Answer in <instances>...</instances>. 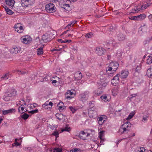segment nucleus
<instances>
[{
    "label": "nucleus",
    "instance_id": "nucleus-1",
    "mask_svg": "<svg viewBox=\"0 0 152 152\" xmlns=\"http://www.w3.org/2000/svg\"><path fill=\"white\" fill-rule=\"evenodd\" d=\"M131 124L130 122L126 123L120 127L119 131L121 134L128 133L130 130Z\"/></svg>",
    "mask_w": 152,
    "mask_h": 152
},
{
    "label": "nucleus",
    "instance_id": "nucleus-2",
    "mask_svg": "<svg viewBox=\"0 0 152 152\" xmlns=\"http://www.w3.org/2000/svg\"><path fill=\"white\" fill-rule=\"evenodd\" d=\"M56 8L54 5L52 3L47 4L45 6V10L49 13H53L56 11Z\"/></svg>",
    "mask_w": 152,
    "mask_h": 152
},
{
    "label": "nucleus",
    "instance_id": "nucleus-3",
    "mask_svg": "<svg viewBox=\"0 0 152 152\" xmlns=\"http://www.w3.org/2000/svg\"><path fill=\"white\" fill-rule=\"evenodd\" d=\"M148 6L147 3H145L142 5H139L137 7H135L132 9V12L133 13L138 12L140 10H143L145 9Z\"/></svg>",
    "mask_w": 152,
    "mask_h": 152
},
{
    "label": "nucleus",
    "instance_id": "nucleus-4",
    "mask_svg": "<svg viewBox=\"0 0 152 152\" xmlns=\"http://www.w3.org/2000/svg\"><path fill=\"white\" fill-rule=\"evenodd\" d=\"M13 28L15 31L19 33H23L24 29V27L20 23H17L15 24Z\"/></svg>",
    "mask_w": 152,
    "mask_h": 152
},
{
    "label": "nucleus",
    "instance_id": "nucleus-5",
    "mask_svg": "<svg viewBox=\"0 0 152 152\" xmlns=\"http://www.w3.org/2000/svg\"><path fill=\"white\" fill-rule=\"evenodd\" d=\"M108 82L107 79H103L101 77H100V80L98 83L99 87L102 89L104 88L107 85Z\"/></svg>",
    "mask_w": 152,
    "mask_h": 152
},
{
    "label": "nucleus",
    "instance_id": "nucleus-6",
    "mask_svg": "<svg viewBox=\"0 0 152 152\" xmlns=\"http://www.w3.org/2000/svg\"><path fill=\"white\" fill-rule=\"evenodd\" d=\"M88 94V92L86 91L80 94L79 96L80 100L83 102H85L88 99L89 96Z\"/></svg>",
    "mask_w": 152,
    "mask_h": 152
},
{
    "label": "nucleus",
    "instance_id": "nucleus-7",
    "mask_svg": "<svg viewBox=\"0 0 152 152\" xmlns=\"http://www.w3.org/2000/svg\"><path fill=\"white\" fill-rule=\"evenodd\" d=\"M34 2V0H21V3L22 6L27 7L33 4Z\"/></svg>",
    "mask_w": 152,
    "mask_h": 152
},
{
    "label": "nucleus",
    "instance_id": "nucleus-8",
    "mask_svg": "<svg viewBox=\"0 0 152 152\" xmlns=\"http://www.w3.org/2000/svg\"><path fill=\"white\" fill-rule=\"evenodd\" d=\"M20 39L22 42L25 44L29 43L31 41V38L28 36H23Z\"/></svg>",
    "mask_w": 152,
    "mask_h": 152
},
{
    "label": "nucleus",
    "instance_id": "nucleus-9",
    "mask_svg": "<svg viewBox=\"0 0 152 152\" xmlns=\"http://www.w3.org/2000/svg\"><path fill=\"white\" fill-rule=\"evenodd\" d=\"M88 114L90 118H95L98 116L96 111L95 110H92L91 108H89L88 110Z\"/></svg>",
    "mask_w": 152,
    "mask_h": 152
},
{
    "label": "nucleus",
    "instance_id": "nucleus-10",
    "mask_svg": "<svg viewBox=\"0 0 152 152\" xmlns=\"http://www.w3.org/2000/svg\"><path fill=\"white\" fill-rule=\"evenodd\" d=\"M74 91L72 90L67 91L65 94V97L66 99H71L73 97V96H72L73 95H74V96L75 95L73 91Z\"/></svg>",
    "mask_w": 152,
    "mask_h": 152
},
{
    "label": "nucleus",
    "instance_id": "nucleus-11",
    "mask_svg": "<svg viewBox=\"0 0 152 152\" xmlns=\"http://www.w3.org/2000/svg\"><path fill=\"white\" fill-rule=\"evenodd\" d=\"M96 51L98 55L101 56L104 54L105 50L104 48L97 47L96 48Z\"/></svg>",
    "mask_w": 152,
    "mask_h": 152
},
{
    "label": "nucleus",
    "instance_id": "nucleus-12",
    "mask_svg": "<svg viewBox=\"0 0 152 152\" xmlns=\"http://www.w3.org/2000/svg\"><path fill=\"white\" fill-rule=\"evenodd\" d=\"M2 114L4 115L10 114L15 112V110L14 108H12L7 110H1Z\"/></svg>",
    "mask_w": 152,
    "mask_h": 152
},
{
    "label": "nucleus",
    "instance_id": "nucleus-13",
    "mask_svg": "<svg viewBox=\"0 0 152 152\" xmlns=\"http://www.w3.org/2000/svg\"><path fill=\"white\" fill-rule=\"evenodd\" d=\"M90 135V134L87 132H85L83 131H82L79 134V137L82 139L85 140L87 137Z\"/></svg>",
    "mask_w": 152,
    "mask_h": 152
},
{
    "label": "nucleus",
    "instance_id": "nucleus-14",
    "mask_svg": "<svg viewBox=\"0 0 152 152\" xmlns=\"http://www.w3.org/2000/svg\"><path fill=\"white\" fill-rule=\"evenodd\" d=\"M119 74H117L112 79L111 83L113 85L115 86L117 84L119 83Z\"/></svg>",
    "mask_w": 152,
    "mask_h": 152
},
{
    "label": "nucleus",
    "instance_id": "nucleus-15",
    "mask_svg": "<svg viewBox=\"0 0 152 152\" xmlns=\"http://www.w3.org/2000/svg\"><path fill=\"white\" fill-rule=\"evenodd\" d=\"M53 104V103L51 102H47L42 105V107L44 109L49 110L50 109Z\"/></svg>",
    "mask_w": 152,
    "mask_h": 152
},
{
    "label": "nucleus",
    "instance_id": "nucleus-16",
    "mask_svg": "<svg viewBox=\"0 0 152 152\" xmlns=\"http://www.w3.org/2000/svg\"><path fill=\"white\" fill-rule=\"evenodd\" d=\"M51 38L49 34L47 33L44 34L42 36V39L44 42H47L50 41Z\"/></svg>",
    "mask_w": 152,
    "mask_h": 152
},
{
    "label": "nucleus",
    "instance_id": "nucleus-17",
    "mask_svg": "<svg viewBox=\"0 0 152 152\" xmlns=\"http://www.w3.org/2000/svg\"><path fill=\"white\" fill-rule=\"evenodd\" d=\"M20 48L16 46H13L10 50V53L16 54L20 51Z\"/></svg>",
    "mask_w": 152,
    "mask_h": 152
},
{
    "label": "nucleus",
    "instance_id": "nucleus-18",
    "mask_svg": "<svg viewBox=\"0 0 152 152\" xmlns=\"http://www.w3.org/2000/svg\"><path fill=\"white\" fill-rule=\"evenodd\" d=\"M119 64L118 62L115 61L112 62L110 63V66L113 69V71H115L118 67Z\"/></svg>",
    "mask_w": 152,
    "mask_h": 152
},
{
    "label": "nucleus",
    "instance_id": "nucleus-19",
    "mask_svg": "<svg viewBox=\"0 0 152 152\" xmlns=\"http://www.w3.org/2000/svg\"><path fill=\"white\" fill-rule=\"evenodd\" d=\"M129 74V72L127 71L122 70L121 74L119 75L121 78H126Z\"/></svg>",
    "mask_w": 152,
    "mask_h": 152
},
{
    "label": "nucleus",
    "instance_id": "nucleus-20",
    "mask_svg": "<svg viewBox=\"0 0 152 152\" xmlns=\"http://www.w3.org/2000/svg\"><path fill=\"white\" fill-rule=\"evenodd\" d=\"M125 37V35L121 33H119L117 34V39L120 41L124 40Z\"/></svg>",
    "mask_w": 152,
    "mask_h": 152
},
{
    "label": "nucleus",
    "instance_id": "nucleus-21",
    "mask_svg": "<svg viewBox=\"0 0 152 152\" xmlns=\"http://www.w3.org/2000/svg\"><path fill=\"white\" fill-rule=\"evenodd\" d=\"M105 116L103 117L101 116L98 118L97 120L98 121V123L100 125H102L106 121V118H105Z\"/></svg>",
    "mask_w": 152,
    "mask_h": 152
},
{
    "label": "nucleus",
    "instance_id": "nucleus-22",
    "mask_svg": "<svg viewBox=\"0 0 152 152\" xmlns=\"http://www.w3.org/2000/svg\"><path fill=\"white\" fill-rule=\"evenodd\" d=\"M5 1L7 5L11 7H13L15 3L14 0H5Z\"/></svg>",
    "mask_w": 152,
    "mask_h": 152
},
{
    "label": "nucleus",
    "instance_id": "nucleus-23",
    "mask_svg": "<svg viewBox=\"0 0 152 152\" xmlns=\"http://www.w3.org/2000/svg\"><path fill=\"white\" fill-rule=\"evenodd\" d=\"M119 88L118 87H115L112 90V95L114 96H116L118 93Z\"/></svg>",
    "mask_w": 152,
    "mask_h": 152
},
{
    "label": "nucleus",
    "instance_id": "nucleus-24",
    "mask_svg": "<svg viewBox=\"0 0 152 152\" xmlns=\"http://www.w3.org/2000/svg\"><path fill=\"white\" fill-rule=\"evenodd\" d=\"M137 17L135 18H137V20L142 21L144 19L146 18V15L145 14H143L136 16Z\"/></svg>",
    "mask_w": 152,
    "mask_h": 152
},
{
    "label": "nucleus",
    "instance_id": "nucleus-25",
    "mask_svg": "<svg viewBox=\"0 0 152 152\" xmlns=\"http://www.w3.org/2000/svg\"><path fill=\"white\" fill-rule=\"evenodd\" d=\"M104 136V131H101L99 134V137L100 140V142H102L104 141V139L103 138V137Z\"/></svg>",
    "mask_w": 152,
    "mask_h": 152
},
{
    "label": "nucleus",
    "instance_id": "nucleus-26",
    "mask_svg": "<svg viewBox=\"0 0 152 152\" xmlns=\"http://www.w3.org/2000/svg\"><path fill=\"white\" fill-rule=\"evenodd\" d=\"M61 7L66 11H69L70 10L69 5V4H64L61 6Z\"/></svg>",
    "mask_w": 152,
    "mask_h": 152
},
{
    "label": "nucleus",
    "instance_id": "nucleus-27",
    "mask_svg": "<svg viewBox=\"0 0 152 152\" xmlns=\"http://www.w3.org/2000/svg\"><path fill=\"white\" fill-rule=\"evenodd\" d=\"M146 75L149 77L152 76V68L150 67L147 70Z\"/></svg>",
    "mask_w": 152,
    "mask_h": 152
},
{
    "label": "nucleus",
    "instance_id": "nucleus-28",
    "mask_svg": "<svg viewBox=\"0 0 152 152\" xmlns=\"http://www.w3.org/2000/svg\"><path fill=\"white\" fill-rule=\"evenodd\" d=\"M43 47H40L38 48L37 50V54L38 55H41L43 53Z\"/></svg>",
    "mask_w": 152,
    "mask_h": 152
},
{
    "label": "nucleus",
    "instance_id": "nucleus-29",
    "mask_svg": "<svg viewBox=\"0 0 152 152\" xmlns=\"http://www.w3.org/2000/svg\"><path fill=\"white\" fill-rule=\"evenodd\" d=\"M70 129H71L70 127H68V125H67L66 126L65 128L61 130L60 132L62 133L65 131L69 132L70 131Z\"/></svg>",
    "mask_w": 152,
    "mask_h": 152
},
{
    "label": "nucleus",
    "instance_id": "nucleus-30",
    "mask_svg": "<svg viewBox=\"0 0 152 152\" xmlns=\"http://www.w3.org/2000/svg\"><path fill=\"white\" fill-rule=\"evenodd\" d=\"M16 94V92L14 90H12L9 93V94H7V95L9 97H11L13 96H15Z\"/></svg>",
    "mask_w": 152,
    "mask_h": 152
},
{
    "label": "nucleus",
    "instance_id": "nucleus-31",
    "mask_svg": "<svg viewBox=\"0 0 152 152\" xmlns=\"http://www.w3.org/2000/svg\"><path fill=\"white\" fill-rule=\"evenodd\" d=\"M99 88L97 90L95 91L94 92L96 95L97 96H99L101 94L102 91L101 89Z\"/></svg>",
    "mask_w": 152,
    "mask_h": 152
},
{
    "label": "nucleus",
    "instance_id": "nucleus-32",
    "mask_svg": "<svg viewBox=\"0 0 152 152\" xmlns=\"http://www.w3.org/2000/svg\"><path fill=\"white\" fill-rule=\"evenodd\" d=\"M5 10L7 12V13L9 15H12L14 13L11 10H10L8 8L6 7L5 8Z\"/></svg>",
    "mask_w": 152,
    "mask_h": 152
},
{
    "label": "nucleus",
    "instance_id": "nucleus-33",
    "mask_svg": "<svg viewBox=\"0 0 152 152\" xmlns=\"http://www.w3.org/2000/svg\"><path fill=\"white\" fill-rule=\"evenodd\" d=\"M93 36V34L92 32H90L86 34L85 35V37L86 38H90L92 37Z\"/></svg>",
    "mask_w": 152,
    "mask_h": 152
},
{
    "label": "nucleus",
    "instance_id": "nucleus-34",
    "mask_svg": "<svg viewBox=\"0 0 152 152\" xmlns=\"http://www.w3.org/2000/svg\"><path fill=\"white\" fill-rule=\"evenodd\" d=\"M17 72H18V74L19 75L21 74L22 75H23L26 74H27L28 73V72L27 71H21L18 70H17Z\"/></svg>",
    "mask_w": 152,
    "mask_h": 152
},
{
    "label": "nucleus",
    "instance_id": "nucleus-35",
    "mask_svg": "<svg viewBox=\"0 0 152 152\" xmlns=\"http://www.w3.org/2000/svg\"><path fill=\"white\" fill-rule=\"evenodd\" d=\"M148 57V58L147 60V63L148 64H150L152 63V56H149Z\"/></svg>",
    "mask_w": 152,
    "mask_h": 152
},
{
    "label": "nucleus",
    "instance_id": "nucleus-36",
    "mask_svg": "<svg viewBox=\"0 0 152 152\" xmlns=\"http://www.w3.org/2000/svg\"><path fill=\"white\" fill-rule=\"evenodd\" d=\"M19 104L21 106L24 107L26 105V102L24 99H22L20 101Z\"/></svg>",
    "mask_w": 152,
    "mask_h": 152
},
{
    "label": "nucleus",
    "instance_id": "nucleus-37",
    "mask_svg": "<svg viewBox=\"0 0 152 152\" xmlns=\"http://www.w3.org/2000/svg\"><path fill=\"white\" fill-rule=\"evenodd\" d=\"M79 75V76L77 77V79L80 80L82 78V75L81 73L80 72H77L75 74L76 76H77V75Z\"/></svg>",
    "mask_w": 152,
    "mask_h": 152
},
{
    "label": "nucleus",
    "instance_id": "nucleus-38",
    "mask_svg": "<svg viewBox=\"0 0 152 152\" xmlns=\"http://www.w3.org/2000/svg\"><path fill=\"white\" fill-rule=\"evenodd\" d=\"M29 117V115L26 113H24L21 116V117L23 118L24 120H26Z\"/></svg>",
    "mask_w": 152,
    "mask_h": 152
},
{
    "label": "nucleus",
    "instance_id": "nucleus-39",
    "mask_svg": "<svg viewBox=\"0 0 152 152\" xmlns=\"http://www.w3.org/2000/svg\"><path fill=\"white\" fill-rule=\"evenodd\" d=\"M148 116L146 115L144 116L143 117V118L142 121V122H145L148 120Z\"/></svg>",
    "mask_w": 152,
    "mask_h": 152
},
{
    "label": "nucleus",
    "instance_id": "nucleus-40",
    "mask_svg": "<svg viewBox=\"0 0 152 152\" xmlns=\"http://www.w3.org/2000/svg\"><path fill=\"white\" fill-rule=\"evenodd\" d=\"M59 134V133L57 131H55L52 133V135L55 136L56 138L58 137Z\"/></svg>",
    "mask_w": 152,
    "mask_h": 152
},
{
    "label": "nucleus",
    "instance_id": "nucleus-41",
    "mask_svg": "<svg viewBox=\"0 0 152 152\" xmlns=\"http://www.w3.org/2000/svg\"><path fill=\"white\" fill-rule=\"evenodd\" d=\"M62 150L59 148H55L53 150V152H61Z\"/></svg>",
    "mask_w": 152,
    "mask_h": 152
},
{
    "label": "nucleus",
    "instance_id": "nucleus-42",
    "mask_svg": "<svg viewBox=\"0 0 152 152\" xmlns=\"http://www.w3.org/2000/svg\"><path fill=\"white\" fill-rule=\"evenodd\" d=\"M69 108L70 110L73 113H74L76 111V110L74 107L72 106L70 107Z\"/></svg>",
    "mask_w": 152,
    "mask_h": 152
},
{
    "label": "nucleus",
    "instance_id": "nucleus-43",
    "mask_svg": "<svg viewBox=\"0 0 152 152\" xmlns=\"http://www.w3.org/2000/svg\"><path fill=\"white\" fill-rule=\"evenodd\" d=\"M121 110H119L118 111H116L114 113V114L116 116H120L121 115V113H120L121 112Z\"/></svg>",
    "mask_w": 152,
    "mask_h": 152
},
{
    "label": "nucleus",
    "instance_id": "nucleus-44",
    "mask_svg": "<svg viewBox=\"0 0 152 152\" xmlns=\"http://www.w3.org/2000/svg\"><path fill=\"white\" fill-rule=\"evenodd\" d=\"M38 110L37 109L33 110L30 111L29 113L32 114H34L38 113Z\"/></svg>",
    "mask_w": 152,
    "mask_h": 152
},
{
    "label": "nucleus",
    "instance_id": "nucleus-45",
    "mask_svg": "<svg viewBox=\"0 0 152 152\" xmlns=\"http://www.w3.org/2000/svg\"><path fill=\"white\" fill-rule=\"evenodd\" d=\"M141 66L140 64L138 66H137L136 69V72H139L141 70Z\"/></svg>",
    "mask_w": 152,
    "mask_h": 152
},
{
    "label": "nucleus",
    "instance_id": "nucleus-46",
    "mask_svg": "<svg viewBox=\"0 0 152 152\" xmlns=\"http://www.w3.org/2000/svg\"><path fill=\"white\" fill-rule=\"evenodd\" d=\"M141 30L142 31H145L147 29V27L145 26H142L141 27Z\"/></svg>",
    "mask_w": 152,
    "mask_h": 152
},
{
    "label": "nucleus",
    "instance_id": "nucleus-47",
    "mask_svg": "<svg viewBox=\"0 0 152 152\" xmlns=\"http://www.w3.org/2000/svg\"><path fill=\"white\" fill-rule=\"evenodd\" d=\"M56 117L59 120H61V118H60V116H62V115L61 114H56Z\"/></svg>",
    "mask_w": 152,
    "mask_h": 152
},
{
    "label": "nucleus",
    "instance_id": "nucleus-48",
    "mask_svg": "<svg viewBox=\"0 0 152 152\" xmlns=\"http://www.w3.org/2000/svg\"><path fill=\"white\" fill-rule=\"evenodd\" d=\"M9 75V74L8 73H7L5 75H4L3 77V78L5 79H7L8 78V76Z\"/></svg>",
    "mask_w": 152,
    "mask_h": 152
},
{
    "label": "nucleus",
    "instance_id": "nucleus-49",
    "mask_svg": "<svg viewBox=\"0 0 152 152\" xmlns=\"http://www.w3.org/2000/svg\"><path fill=\"white\" fill-rule=\"evenodd\" d=\"M10 97L8 96H5L4 98V100L6 101H8L10 99Z\"/></svg>",
    "mask_w": 152,
    "mask_h": 152
},
{
    "label": "nucleus",
    "instance_id": "nucleus-50",
    "mask_svg": "<svg viewBox=\"0 0 152 152\" xmlns=\"http://www.w3.org/2000/svg\"><path fill=\"white\" fill-rule=\"evenodd\" d=\"M101 98L102 99L104 100V101H108V100L107 99V96H101Z\"/></svg>",
    "mask_w": 152,
    "mask_h": 152
},
{
    "label": "nucleus",
    "instance_id": "nucleus-51",
    "mask_svg": "<svg viewBox=\"0 0 152 152\" xmlns=\"http://www.w3.org/2000/svg\"><path fill=\"white\" fill-rule=\"evenodd\" d=\"M70 152H80V151L77 148H75L71 150Z\"/></svg>",
    "mask_w": 152,
    "mask_h": 152
},
{
    "label": "nucleus",
    "instance_id": "nucleus-52",
    "mask_svg": "<svg viewBox=\"0 0 152 152\" xmlns=\"http://www.w3.org/2000/svg\"><path fill=\"white\" fill-rule=\"evenodd\" d=\"M112 70H113V69L111 66H109V67H107L106 69L107 71H110Z\"/></svg>",
    "mask_w": 152,
    "mask_h": 152
},
{
    "label": "nucleus",
    "instance_id": "nucleus-53",
    "mask_svg": "<svg viewBox=\"0 0 152 152\" xmlns=\"http://www.w3.org/2000/svg\"><path fill=\"white\" fill-rule=\"evenodd\" d=\"M134 114H130L128 116V117L127 118V119H131L134 116Z\"/></svg>",
    "mask_w": 152,
    "mask_h": 152
},
{
    "label": "nucleus",
    "instance_id": "nucleus-54",
    "mask_svg": "<svg viewBox=\"0 0 152 152\" xmlns=\"http://www.w3.org/2000/svg\"><path fill=\"white\" fill-rule=\"evenodd\" d=\"M148 19L149 21L152 22V14L150 15L148 17Z\"/></svg>",
    "mask_w": 152,
    "mask_h": 152
},
{
    "label": "nucleus",
    "instance_id": "nucleus-55",
    "mask_svg": "<svg viewBox=\"0 0 152 152\" xmlns=\"http://www.w3.org/2000/svg\"><path fill=\"white\" fill-rule=\"evenodd\" d=\"M72 42V41L70 39L66 40L65 39L64 40V43H70Z\"/></svg>",
    "mask_w": 152,
    "mask_h": 152
},
{
    "label": "nucleus",
    "instance_id": "nucleus-56",
    "mask_svg": "<svg viewBox=\"0 0 152 152\" xmlns=\"http://www.w3.org/2000/svg\"><path fill=\"white\" fill-rule=\"evenodd\" d=\"M72 23H70L66 27V28L69 29V27H71V26H72Z\"/></svg>",
    "mask_w": 152,
    "mask_h": 152
},
{
    "label": "nucleus",
    "instance_id": "nucleus-57",
    "mask_svg": "<svg viewBox=\"0 0 152 152\" xmlns=\"http://www.w3.org/2000/svg\"><path fill=\"white\" fill-rule=\"evenodd\" d=\"M58 42H61V43H64V40H62V39H58Z\"/></svg>",
    "mask_w": 152,
    "mask_h": 152
},
{
    "label": "nucleus",
    "instance_id": "nucleus-58",
    "mask_svg": "<svg viewBox=\"0 0 152 152\" xmlns=\"http://www.w3.org/2000/svg\"><path fill=\"white\" fill-rule=\"evenodd\" d=\"M64 107L61 106L59 107V109L60 111H62L64 109Z\"/></svg>",
    "mask_w": 152,
    "mask_h": 152
},
{
    "label": "nucleus",
    "instance_id": "nucleus-59",
    "mask_svg": "<svg viewBox=\"0 0 152 152\" xmlns=\"http://www.w3.org/2000/svg\"><path fill=\"white\" fill-rule=\"evenodd\" d=\"M137 17L136 16H133L132 18L131 19L132 20H137V18H135V17Z\"/></svg>",
    "mask_w": 152,
    "mask_h": 152
},
{
    "label": "nucleus",
    "instance_id": "nucleus-60",
    "mask_svg": "<svg viewBox=\"0 0 152 152\" xmlns=\"http://www.w3.org/2000/svg\"><path fill=\"white\" fill-rule=\"evenodd\" d=\"M21 107L20 106H19L18 108V112H19V113H24L23 112H21V111H20V109H21Z\"/></svg>",
    "mask_w": 152,
    "mask_h": 152
},
{
    "label": "nucleus",
    "instance_id": "nucleus-61",
    "mask_svg": "<svg viewBox=\"0 0 152 152\" xmlns=\"http://www.w3.org/2000/svg\"><path fill=\"white\" fill-rule=\"evenodd\" d=\"M77 21H74L73 22H72V26H73L75 24Z\"/></svg>",
    "mask_w": 152,
    "mask_h": 152
},
{
    "label": "nucleus",
    "instance_id": "nucleus-62",
    "mask_svg": "<svg viewBox=\"0 0 152 152\" xmlns=\"http://www.w3.org/2000/svg\"><path fill=\"white\" fill-rule=\"evenodd\" d=\"M15 145L17 146H19L20 145V144L18 142H15Z\"/></svg>",
    "mask_w": 152,
    "mask_h": 152
},
{
    "label": "nucleus",
    "instance_id": "nucleus-63",
    "mask_svg": "<svg viewBox=\"0 0 152 152\" xmlns=\"http://www.w3.org/2000/svg\"><path fill=\"white\" fill-rule=\"evenodd\" d=\"M86 75L88 76L91 77L92 76V74L91 73H86Z\"/></svg>",
    "mask_w": 152,
    "mask_h": 152
},
{
    "label": "nucleus",
    "instance_id": "nucleus-64",
    "mask_svg": "<svg viewBox=\"0 0 152 152\" xmlns=\"http://www.w3.org/2000/svg\"><path fill=\"white\" fill-rule=\"evenodd\" d=\"M57 83V81L56 80H52V83L53 84L56 83Z\"/></svg>",
    "mask_w": 152,
    "mask_h": 152
}]
</instances>
